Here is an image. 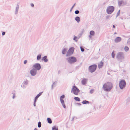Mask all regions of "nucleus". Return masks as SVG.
I'll return each instance as SVG.
<instances>
[{
  "label": "nucleus",
  "mask_w": 130,
  "mask_h": 130,
  "mask_svg": "<svg viewBox=\"0 0 130 130\" xmlns=\"http://www.w3.org/2000/svg\"><path fill=\"white\" fill-rule=\"evenodd\" d=\"M33 67L35 68L37 70H40L41 68V66L40 64L36 63L33 66Z\"/></svg>",
  "instance_id": "11"
},
{
  "label": "nucleus",
  "mask_w": 130,
  "mask_h": 130,
  "mask_svg": "<svg viewBox=\"0 0 130 130\" xmlns=\"http://www.w3.org/2000/svg\"><path fill=\"white\" fill-rule=\"evenodd\" d=\"M57 83V82H54L53 84V85L52 86V89H53V86H54V87H55L56 86V85Z\"/></svg>",
  "instance_id": "28"
},
{
  "label": "nucleus",
  "mask_w": 130,
  "mask_h": 130,
  "mask_svg": "<svg viewBox=\"0 0 130 130\" xmlns=\"http://www.w3.org/2000/svg\"><path fill=\"white\" fill-rule=\"evenodd\" d=\"M72 90L74 94L76 95L78 94V92L80 91L79 89L75 86L73 87Z\"/></svg>",
  "instance_id": "7"
},
{
  "label": "nucleus",
  "mask_w": 130,
  "mask_h": 130,
  "mask_svg": "<svg viewBox=\"0 0 130 130\" xmlns=\"http://www.w3.org/2000/svg\"><path fill=\"white\" fill-rule=\"evenodd\" d=\"M74 48L73 47L70 48L67 52L66 56H69L71 55L73 53Z\"/></svg>",
  "instance_id": "8"
},
{
  "label": "nucleus",
  "mask_w": 130,
  "mask_h": 130,
  "mask_svg": "<svg viewBox=\"0 0 130 130\" xmlns=\"http://www.w3.org/2000/svg\"><path fill=\"white\" fill-rule=\"evenodd\" d=\"M117 34V33L116 32H115L114 33V34Z\"/></svg>",
  "instance_id": "52"
},
{
  "label": "nucleus",
  "mask_w": 130,
  "mask_h": 130,
  "mask_svg": "<svg viewBox=\"0 0 130 130\" xmlns=\"http://www.w3.org/2000/svg\"><path fill=\"white\" fill-rule=\"evenodd\" d=\"M116 57L118 61H121L124 59V55L123 52H119L117 54Z\"/></svg>",
  "instance_id": "2"
},
{
  "label": "nucleus",
  "mask_w": 130,
  "mask_h": 130,
  "mask_svg": "<svg viewBox=\"0 0 130 130\" xmlns=\"http://www.w3.org/2000/svg\"><path fill=\"white\" fill-rule=\"evenodd\" d=\"M19 9V6L18 4H17L16 5L15 9L14 10V13L15 14L17 15L18 14Z\"/></svg>",
  "instance_id": "13"
},
{
  "label": "nucleus",
  "mask_w": 130,
  "mask_h": 130,
  "mask_svg": "<svg viewBox=\"0 0 130 130\" xmlns=\"http://www.w3.org/2000/svg\"><path fill=\"white\" fill-rule=\"evenodd\" d=\"M74 118H73V120L74 119Z\"/></svg>",
  "instance_id": "55"
},
{
  "label": "nucleus",
  "mask_w": 130,
  "mask_h": 130,
  "mask_svg": "<svg viewBox=\"0 0 130 130\" xmlns=\"http://www.w3.org/2000/svg\"><path fill=\"white\" fill-rule=\"evenodd\" d=\"M47 56H44L42 58V60H44L45 62H46L48 61V59L47 58Z\"/></svg>",
  "instance_id": "18"
},
{
  "label": "nucleus",
  "mask_w": 130,
  "mask_h": 130,
  "mask_svg": "<svg viewBox=\"0 0 130 130\" xmlns=\"http://www.w3.org/2000/svg\"><path fill=\"white\" fill-rule=\"evenodd\" d=\"M41 123L40 122H39L38 123V127L39 128L41 127Z\"/></svg>",
  "instance_id": "30"
},
{
  "label": "nucleus",
  "mask_w": 130,
  "mask_h": 130,
  "mask_svg": "<svg viewBox=\"0 0 130 130\" xmlns=\"http://www.w3.org/2000/svg\"><path fill=\"white\" fill-rule=\"evenodd\" d=\"M28 119V120H29V119Z\"/></svg>",
  "instance_id": "54"
},
{
  "label": "nucleus",
  "mask_w": 130,
  "mask_h": 130,
  "mask_svg": "<svg viewBox=\"0 0 130 130\" xmlns=\"http://www.w3.org/2000/svg\"><path fill=\"white\" fill-rule=\"evenodd\" d=\"M48 122L49 124H51L52 123V121L51 118H47V119Z\"/></svg>",
  "instance_id": "23"
},
{
  "label": "nucleus",
  "mask_w": 130,
  "mask_h": 130,
  "mask_svg": "<svg viewBox=\"0 0 130 130\" xmlns=\"http://www.w3.org/2000/svg\"><path fill=\"white\" fill-rule=\"evenodd\" d=\"M24 85V84H23V83L22 84L21 86V87L23 88H25V86Z\"/></svg>",
  "instance_id": "38"
},
{
  "label": "nucleus",
  "mask_w": 130,
  "mask_h": 130,
  "mask_svg": "<svg viewBox=\"0 0 130 130\" xmlns=\"http://www.w3.org/2000/svg\"><path fill=\"white\" fill-rule=\"evenodd\" d=\"M89 37H90V38H91V36H89Z\"/></svg>",
  "instance_id": "53"
},
{
  "label": "nucleus",
  "mask_w": 130,
  "mask_h": 130,
  "mask_svg": "<svg viewBox=\"0 0 130 130\" xmlns=\"http://www.w3.org/2000/svg\"><path fill=\"white\" fill-rule=\"evenodd\" d=\"M110 18V17L109 15H107L106 16V19H109Z\"/></svg>",
  "instance_id": "37"
},
{
  "label": "nucleus",
  "mask_w": 130,
  "mask_h": 130,
  "mask_svg": "<svg viewBox=\"0 0 130 130\" xmlns=\"http://www.w3.org/2000/svg\"><path fill=\"white\" fill-rule=\"evenodd\" d=\"M85 31V30L84 29H83L82 30V32H84Z\"/></svg>",
  "instance_id": "47"
},
{
  "label": "nucleus",
  "mask_w": 130,
  "mask_h": 130,
  "mask_svg": "<svg viewBox=\"0 0 130 130\" xmlns=\"http://www.w3.org/2000/svg\"><path fill=\"white\" fill-rule=\"evenodd\" d=\"M75 20L77 23H79L80 21V18L79 17H76L75 18Z\"/></svg>",
  "instance_id": "19"
},
{
  "label": "nucleus",
  "mask_w": 130,
  "mask_h": 130,
  "mask_svg": "<svg viewBox=\"0 0 130 130\" xmlns=\"http://www.w3.org/2000/svg\"><path fill=\"white\" fill-rule=\"evenodd\" d=\"M5 32H3L2 33V35L3 36H4L5 35Z\"/></svg>",
  "instance_id": "45"
},
{
  "label": "nucleus",
  "mask_w": 130,
  "mask_h": 130,
  "mask_svg": "<svg viewBox=\"0 0 130 130\" xmlns=\"http://www.w3.org/2000/svg\"><path fill=\"white\" fill-rule=\"evenodd\" d=\"M90 34L91 35L93 36L94 35L95 32L94 31L91 30L90 31Z\"/></svg>",
  "instance_id": "24"
},
{
  "label": "nucleus",
  "mask_w": 130,
  "mask_h": 130,
  "mask_svg": "<svg viewBox=\"0 0 130 130\" xmlns=\"http://www.w3.org/2000/svg\"><path fill=\"white\" fill-rule=\"evenodd\" d=\"M76 104H78V105H81V104H80V103H76Z\"/></svg>",
  "instance_id": "48"
},
{
  "label": "nucleus",
  "mask_w": 130,
  "mask_h": 130,
  "mask_svg": "<svg viewBox=\"0 0 130 130\" xmlns=\"http://www.w3.org/2000/svg\"><path fill=\"white\" fill-rule=\"evenodd\" d=\"M41 55L39 54L37 56V60H39L41 58Z\"/></svg>",
  "instance_id": "26"
},
{
  "label": "nucleus",
  "mask_w": 130,
  "mask_h": 130,
  "mask_svg": "<svg viewBox=\"0 0 130 130\" xmlns=\"http://www.w3.org/2000/svg\"><path fill=\"white\" fill-rule=\"evenodd\" d=\"M37 72V70L35 68H33L30 71V74L32 76H35V75L36 74Z\"/></svg>",
  "instance_id": "12"
},
{
  "label": "nucleus",
  "mask_w": 130,
  "mask_h": 130,
  "mask_svg": "<svg viewBox=\"0 0 130 130\" xmlns=\"http://www.w3.org/2000/svg\"><path fill=\"white\" fill-rule=\"evenodd\" d=\"M80 49L81 51L82 52H83L84 51V49L83 48H82V46L80 47Z\"/></svg>",
  "instance_id": "34"
},
{
  "label": "nucleus",
  "mask_w": 130,
  "mask_h": 130,
  "mask_svg": "<svg viewBox=\"0 0 130 130\" xmlns=\"http://www.w3.org/2000/svg\"><path fill=\"white\" fill-rule=\"evenodd\" d=\"M15 94H13V97H12V98L13 99H14V98H15Z\"/></svg>",
  "instance_id": "44"
},
{
  "label": "nucleus",
  "mask_w": 130,
  "mask_h": 130,
  "mask_svg": "<svg viewBox=\"0 0 130 130\" xmlns=\"http://www.w3.org/2000/svg\"><path fill=\"white\" fill-rule=\"evenodd\" d=\"M124 49L126 52H127L128 51L129 48L127 46H126L124 47Z\"/></svg>",
  "instance_id": "22"
},
{
  "label": "nucleus",
  "mask_w": 130,
  "mask_h": 130,
  "mask_svg": "<svg viewBox=\"0 0 130 130\" xmlns=\"http://www.w3.org/2000/svg\"><path fill=\"white\" fill-rule=\"evenodd\" d=\"M88 79L85 78H84L82 80V83L83 85H85L86 84Z\"/></svg>",
  "instance_id": "15"
},
{
  "label": "nucleus",
  "mask_w": 130,
  "mask_h": 130,
  "mask_svg": "<svg viewBox=\"0 0 130 130\" xmlns=\"http://www.w3.org/2000/svg\"><path fill=\"white\" fill-rule=\"evenodd\" d=\"M75 4L74 5L72 6V8H71V9H70V12H71L72 11V9H73V8L74 6H75Z\"/></svg>",
  "instance_id": "40"
},
{
  "label": "nucleus",
  "mask_w": 130,
  "mask_h": 130,
  "mask_svg": "<svg viewBox=\"0 0 130 130\" xmlns=\"http://www.w3.org/2000/svg\"><path fill=\"white\" fill-rule=\"evenodd\" d=\"M64 94H63L60 97V98L61 103L64 108H65L66 107L64 103V100H63V99L64 98Z\"/></svg>",
  "instance_id": "9"
},
{
  "label": "nucleus",
  "mask_w": 130,
  "mask_h": 130,
  "mask_svg": "<svg viewBox=\"0 0 130 130\" xmlns=\"http://www.w3.org/2000/svg\"><path fill=\"white\" fill-rule=\"evenodd\" d=\"M23 83V84H24V85H27L28 84V80L27 79H25L24 80Z\"/></svg>",
  "instance_id": "21"
},
{
  "label": "nucleus",
  "mask_w": 130,
  "mask_h": 130,
  "mask_svg": "<svg viewBox=\"0 0 130 130\" xmlns=\"http://www.w3.org/2000/svg\"><path fill=\"white\" fill-rule=\"evenodd\" d=\"M52 130H58L57 128H56V127L55 126H54L52 127Z\"/></svg>",
  "instance_id": "32"
},
{
  "label": "nucleus",
  "mask_w": 130,
  "mask_h": 130,
  "mask_svg": "<svg viewBox=\"0 0 130 130\" xmlns=\"http://www.w3.org/2000/svg\"><path fill=\"white\" fill-rule=\"evenodd\" d=\"M126 85V83L125 81L124 80H120L119 83V86L120 89H123L124 88Z\"/></svg>",
  "instance_id": "4"
},
{
  "label": "nucleus",
  "mask_w": 130,
  "mask_h": 130,
  "mask_svg": "<svg viewBox=\"0 0 130 130\" xmlns=\"http://www.w3.org/2000/svg\"><path fill=\"white\" fill-rule=\"evenodd\" d=\"M30 5L32 7H33L34 6V5L33 3H31L30 4Z\"/></svg>",
  "instance_id": "43"
},
{
  "label": "nucleus",
  "mask_w": 130,
  "mask_h": 130,
  "mask_svg": "<svg viewBox=\"0 0 130 130\" xmlns=\"http://www.w3.org/2000/svg\"><path fill=\"white\" fill-rule=\"evenodd\" d=\"M103 62L101 61V62L99 63L98 65V67L99 68H100L103 66Z\"/></svg>",
  "instance_id": "20"
},
{
  "label": "nucleus",
  "mask_w": 130,
  "mask_h": 130,
  "mask_svg": "<svg viewBox=\"0 0 130 130\" xmlns=\"http://www.w3.org/2000/svg\"><path fill=\"white\" fill-rule=\"evenodd\" d=\"M82 103L83 104H89L90 102L89 101L86 100H84L83 101Z\"/></svg>",
  "instance_id": "25"
},
{
  "label": "nucleus",
  "mask_w": 130,
  "mask_h": 130,
  "mask_svg": "<svg viewBox=\"0 0 130 130\" xmlns=\"http://www.w3.org/2000/svg\"><path fill=\"white\" fill-rule=\"evenodd\" d=\"M127 4V1L125 0H121L118 2V5L119 6L121 5H125Z\"/></svg>",
  "instance_id": "10"
},
{
  "label": "nucleus",
  "mask_w": 130,
  "mask_h": 130,
  "mask_svg": "<svg viewBox=\"0 0 130 130\" xmlns=\"http://www.w3.org/2000/svg\"><path fill=\"white\" fill-rule=\"evenodd\" d=\"M60 72V71H59L58 72V74H59Z\"/></svg>",
  "instance_id": "50"
},
{
  "label": "nucleus",
  "mask_w": 130,
  "mask_h": 130,
  "mask_svg": "<svg viewBox=\"0 0 130 130\" xmlns=\"http://www.w3.org/2000/svg\"><path fill=\"white\" fill-rule=\"evenodd\" d=\"M77 37H76L75 36H74V37L73 39L75 40L76 41H77V40H76L77 39Z\"/></svg>",
  "instance_id": "35"
},
{
  "label": "nucleus",
  "mask_w": 130,
  "mask_h": 130,
  "mask_svg": "<svg viewBox=\"0 0 130 130\" xmlns=\"http://www.w3.org/2000/svg\"><path fill=\"white\" fill-rule=\"evenodd\" d=\"M79 12L78 10H76L75 11V13L76 14H77L79 13Z\"/></svg>",
  "instance_id": "33"
},
{
  "label": "nucleus",
  "mask_w": 130,
  "mask_h": 130,
  "mask_svg": "<svg viewBox=\"0 0 130 130\" xmlns=\"http://www.w3.org/2000/svg\"><path fill=\"white\" fill-rule=\"evenodd\" d=\"M130 101V98H128L127 99V101L128 102H129Z\"/></svg>",
  "instance_id": "46"
},
{
  "label": "nucleus",
  "mask_w": 130,
  "mask_h": 130,
  "mask_svg": "<svg viewBox=\"0 0 130 130\" xmlns=\"http://www.w3.org/2000/svg\"><path fill=\"white\" fill-rule=\"evenodd\" d=\"M74 99L76 101H80V99L78 97H75Z\"/></svg>",
  "instance_id": "27"
},
{
  "label": "nucleus",
  "mask_w": 130,
  "mask_h": 130,
  "mask_svg": "<svg viewBox=\"0 0 130 130\" xmlns=\"http://www.w3.org/2000/svg\"><path fill=\"white\" fill-rule=\"evenodd\" d=\"M112 84L111 82H108L103 85V88L104 91L109 92L112 89Z\"/></svg>",
  "instance_id": "1"
},
{
  "label": "nucleus",
  "mask_w": 130,
  "mask_h": 130,
  "mask_svg": "<svg viewBox=\"0 0 130 130\" xmlns=\"http://www.w3.org/2000/svg\"><path fill=\"white\" fill-rule=\"evenodd\" d=\"M120 10H119L118 11V12H117L116 17H117L119 15H120Z\"/></svg>",
  "instance_id": "31"
},
{
  "label": "nucleus",
  "mask_w": 130,
  "mask_h": 130,
  "mask_svg": "<svg viewBox=\"0 0 130 130\" xmlns=\"http://www.w3.org/2000/svg\"><path fill=\"white\" fill-rule=\"evenodd\" d=\"M68 62L70 64L74 63L76 61L77 59L76 58L74 57H71L67 58V59Z\"/></svg>",
  "instance_id": "3"
},
{
  "label": "nucleus",
  "mask_w": 130,
  "mask_h": 130,
  "mask_svg": "<svg viewBox=\"0 0 130 130\" xmlns=\"http://www.w3.org/2000/svg\"><path fill=\"white\" fill-rule=\"evenodd\" d=\"M127 43L130 44V38L127 41Z\"/></svg>",
  "instance_id": "39"
},
{
  "label": "nucleus",
  "mask_w": 130,
  "mask_h": 130,
  "mask_svg": "<svg viewBox=\"0 0 130 130\" xmlns=\"http://www.w3.org/2000/svg\"><path fill=\"white\" fill-rule=\"evenodd\" d=\"M67 49L66 48H64L62 50V53L63 54H65L67 52Z\"/></svg>",
  "instance_id": "17"
},
{
  "label": "nucleus",
  "mask_w": 130,
  "mask_h": 130,
  "mask_svg": "<svg viewBox=\"0 0 130 130\" xmlns=\"http://www.w3.org/2000/svg\"><path fill=\"white\" fill-rule=\"evenodd\" d=\"M42 92H40L36 96L35 99V100L36 101L37 99L41 95L42 93Z\"/></svg>",
  "instance_id": "16"
},
{
  "label": "nucleus",
  "mask_w": 130,
  "mask_h": 130,
  "mask_svg": "<svg viewBox=\"0 0 130 130\" xmlns=\"http://www.w3.org/2000/svg\"><path fill=\"white\" fill-rule=\"evenodd\" d=\"M122 38L120 37H117L114 40V41L115 43L120 42Z\"/></svg>",
  "instance_id": "14"
},
{
  "label": "nucleus",
  "mask_w": 130,
  "mask_h": 130,
  "mask_svg": "<svg viewBox=\"0 0 130 130\" xmlns=\"http://www.w3.org/2000/svg\"><path fill=\"white\" fill-rule=\"evenodd\" d=\"M34 130H38L36 128H35L34 129Z\"/></svg>",
  "instance_id": "51"
},
{
  "label": "nucleus",
  "mask_w": 130,
  "mask_h": 130,
  "mask_svg": "<svg viewBox=\"0 0 130 130\" xmlns=\"http://www.w3.org/2000/svg\"><path fill=\"white\" fill-rule=\"evenodd\" d=\"M113 28H115V25H113Z\"/></svg>",
  "instance_id": "49"
},
{
  "label": "nucleus",
  "mask_w": 130,
  "mask_h": 130,
  "mask_svg": "<svg viewBox=\"0 0 130 130\" xmlns=\"http://www.w3.org/2000/svg\"><path fill=\"white\" fill-rule=\"evenodd\" d=\"M36 101L34 100V105L35 107L36 106Z\"/></svg>",
  "instance_id": "41"
},
{
  "label": "nucleus",
  "mask_w": 130,
  "mask_h": 130,
  "mask_svg": "<svg viewBox=\"0 0 130 130\" xmlns=\"http://www.w3.org/2000/svg\"><path fill=\"white\" fill-rule=\"evenodd\" d=\"M27 62V60H25L24 61V64H26Z\"/></svg>",
  "instance_id": "42"
},
{
  "label": "nucleus",
  "mask_w": 130,
  "mask_h": 130,
  "mask_svg": "<svg viewBox=\"0 0 130 130\" xmlns=\"http://www.w3.org/2000/svg\"><path fill=\"white\" fill-rule=\"evenodd\" d=\"M114 10V7L113 6H108L107 8L106 12L108 14L112 13Z\"/></svg>",
  "instance_id": "5"
},
{
  "label": "nucleus",
  "mask_w": 130,
  "mask_h": 130,
  "mask_svg": "<svg viewBox=\"0 0 130 130\" xmlns=\"http://www.w3.org/2000/svg\"><path fill=\"white\" fill-rule=\"evenodd\" d=\"M115 54L114 53V52L113 51L111 53V56L113 58H114Z\"/></svg>",
  "instance_id": "29"
},
{
  "label": "nucleus",
  "mask_w": 130,
  "mask_h": 130,
  "mask_svg": "<svg viewBox=\"0 0 130 130\" xmlns=\"http://www.w3.org/2000/svg\"><path fill=\"white\" fill-rule=\"evenodd\" d=\"M97 68V66L96 64H93L89 67V71L91 73L94 72Z\"/></svg>",
  "instance_id": "6"
},
{
  "label": "nucleus",
  "mask_w": 130,
  "mask_h": 130,
  "mask_svg": "<svg viewBox=\"0 0 130 130\" xmlns=\"http://www.w3.org/2000/svg\"><path fill=\"white\" fill-rule=\"evenodd\" d=\"M94 91V90L93 89H92V90H91L90 91V93H91V94L92 93H93Z\"/></svg>",
  "instance_id": "36"
}]
</instances>
